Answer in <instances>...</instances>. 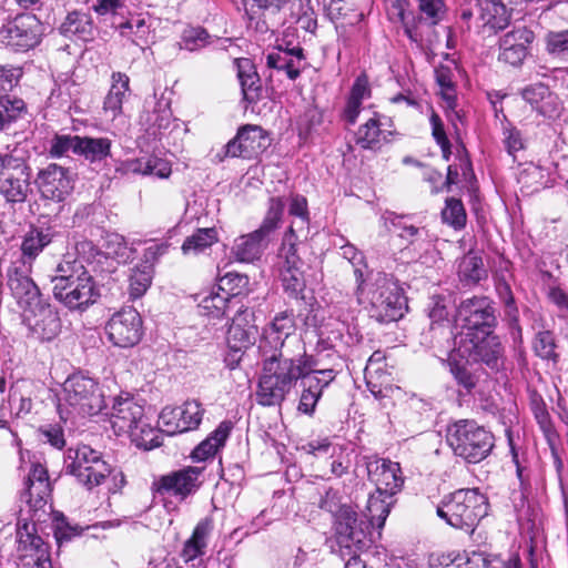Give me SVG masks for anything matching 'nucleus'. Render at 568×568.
I'll list each match as a JSON object with an SVG mask.
<instances>
[{
    "label": "nucleus",
    "instance_id": "53",
    "mask_svg": "<svg viewBox=\"0 0 568 568\" xmlns=\"http://www.w3.org/2000/svg\"><path fill=\"white\" fill-rule=\"evenodd\" d=\"M296 235L291 226L288 232L284 235L282 246L278 252L281 268H298L302 267V260L297 254Z\"/></svg>",
    "mask_w": 568,
    "mask_h": 568
},
{
    "label": "nucleus",
    "instance_id": "15",
    "mask_svg": "<svg viewBox=\"0 0 568 568\" xmlns=\"http://www.w3.org/2000/svg\"><path fill=\"white\" fill-rule=\"evenodd\" d=\"M535 33L526 26H517L498 40V60L514 68L520 67L529 54Z\"/></svg>",
    "mask_w": 568,
    "mask_h": 568
},
{
    "label": "nucleus",
    "instance_id": "40",
    "mask_svg": "<svg viewBox=\"0 0 568 568\" xmlns=\"http://www.w3.org/2000/svg\"><path fill=\"white\" fill-rule=\"evenodd\" d=\"M217 241L219 233L215 227L197 229L192 235L184 240L181 250L184 255H197Z\"/></svg>",
    "mask_w": 568,
    "mask_h": 568
},
{
    "label": "nucleus",
    "instance_id": "37",
    "mask_svg": "<svg viewBox=\"0 0 568 568\" xmlns=\"http://www.w3.org/2000/svg\"><path fill=\"white\" fill-rule=\"evenodd\" d=\"M130 79L125 73L113 72L111 75V88L104 99V111L111 112L115 118L122 112V104L130 90Z\"/></svg>",
    "mask_w": 568,
    "mask_h": 568
},
{
    "label": "nucleus",
    "instance_id": "42",
    "mask_svg": "<svg viewBox=\"0 0 568 568\" xmlns=\"http://www.w3.org/2000/svg\"><path fill=\"white\" fill-rule=\"evenodd\" d=\"M26 112V103L22 99L11 95H0V131H4L18 121Z\"/></svg>",
    "mask_w": 568,
    "mask_h": 568
},
{
    "label": "nucleus",
    "instance_id": "52",
    "mask_svg": "<svg viewBox=\"0 0 568 568\" xmlns=\"http://www.w3.org/2000/svg\"><path fill=\"white\" fill-rule=\"evenodd\" d=\"M80 135L54 134L49 141L48 153L51 158L68 156L70 152L78 154Z\"/></svg>",
    "mask_w": 568,
    "mask_h": 568
},
{
    "label": "nucleus",
    "instance_id": "12",
    "mask_svg": "<svg viewBox=\"0 0 568 568\" xmlns=\"http://www.w3.org/2000/svg\"><path fill=\"white\" fill-rule=\"evenodd\" d=\"M53 296L70 311H85L100 297L99 288L90 273L72 280L58 288H52Z\"/></svg>",
    "mask_w": 568,
    "mask_h": 568
},
{
    "label": "nucleus",
    "instance_id": "49",
    "mask_svg": "<svg viewBox=\"0 0 568 568\" xmlns=\"http://www.w3.org/2000/svg\"><path fill=\"white\" fill-rule=\"evenodd\" d=\"M219 40L215 37L209 34V32L202 27L186 28L181 37V48L187 51H197L212 44Z\"/></svg>",
    "mask_w": 568,
    "mask_h": 568
},
{
    "label": "nucleus",
    "instance_id": "43",
    "mask_svg": "<svg viewBox=\"0 0 568 568\" xmlns=\"http://www.w3.org/2000/svg\"><path fill=\"white\" fill-rule=\"evenodd\" d=\"M87 273H89V271L84 267L81 261L71 258L70 256L64 257L57 265L55 274L51 278L52 288H58L72 280H77V276L81 277Z\"/></svg>",
    "mask_w": 568,
    "mask_h": 568
},
{
    "label": "nucleus",
    "instance_id": "38",
    "mask_svg": "<svg viewBox=\"0 0 568 568\" xmlns=\"http://www.w3.org/2000/svg\"><path fill=\"white\" fill-rule=\"evenodd\" d=\"M293 356L295 368H300L301 371L298 379H301L303 389L321 397L324 386L321 381L317 379V375L314 372V367L316 365L314 358L311 355H307L305 351L297 352V355Z\"/></svg>",
    "mask_w": 568,
    "mask_h": 568
},
{
    "label": "nucleus",
    "instance_id": "54",
    "mask_svg": "<svg viewBox=\"0 0 568 568\" xmlns=\"http://www.w3.org/2000/svg\"><path fill=\"white\" fill-rule=\"evenodd\" d=\"M179 409L180 415H182V429L190 432L196 429L200 426L204 415V408L199 400H186L181 406H179Z\"/></svg>",
    "mask_w": 568,
    "mask_h": 568
},
{
    "label": "nucleus",
    "instance_id": "34",
    "mask_svg": "<svg viewBox=\"0 0 568 568\" xmlns=\"http://www.w3.org/2000/svg\"><path fill=\"white\" fill-rule=\"evenodd\" d=\"M477 4L484 26L495 31L503 30L508 26L510 16L500 0H477Z\"/></svg>",
    "mask_w": 568,
    "mask_h": 568
},
{
    "label": "nucleus",
    "instance_id": "51",
    "mask_svg": "<svg viewBox=\"0 0 568 568\" xmlns=\"http://www.w3.org/2000/svg\"><path fill=\"white\" fill-rule=\"evenodd\" d=\"M227 303L229 295H224L223 292L222 294L220 292H212L200 301L197 307L203 316L221 318L225 314Z\"/></svg>",
    "mask_w": 568,
    "mask_h": 568
},
{
    "label": "nucleus",
    "instance_id": "56",
    "mask_svg": "<svg viewBox=\"0 0 568 568\" xmlns=\"http://www.w3.org/2000/svg\"><path fill=\"white\" fill-rule=\"evenodd\" d=\"M285 202L282 197H271L268 202V210L257 231L267 237V235L277 227L283 216Z\"/></svg>",
    "mask_w": 568,
    "mask_h": 568
},
{
    "label": "nucleus",
    "instance_id": "57",
    "mask_svg": "<svg viewBox=\"0 0 568 568\" xmlns=\"http://www.w3.org/2000/svg\"><path fill=\"white\" fill-rule=\"evenodd\" d=\"M106 254L119 263H126L134 258L135 250L126 244L123 236L113 234L108 241Z\"/></svg>",
    "mask_w": 568,
    "mask_h": 568
},
{
    "label": "nucleus",
    "instance_id": "20",
    "mask_svg": "<svg viewBox=\"0 0 568 568\" xmlns=\"http://www.w3.org/2000/svg\"><path fill=\"white\" fill-rule=\"evenodd\" d=\"M7 44L19 51H27L40 42L41 23L34 16H22L3 26Z\"/></svg>",
    "mask_w": 568,
    "mask_h": 568
},
{
    "label": "nucleus",
    "instance_id": "39",
    "mask_svg": "<svg viewBox=\"0 0 568 568\" xmlns=\"http://www.w3.org/2000/svg\"><path fill=\"white\" fill-rule=\"evenodd\" d=\"M126 170L132 173L154 175L159 179H168L172 172L170 161L159 156H149L130 161L126 163Z\"/></svg>",
    "mask_w": 568,
    "mask_h": 568
},
{
    "label": "nucleus",
    "instance_id": "60",
    "mask_svg": "<svg viewBox=\"0 0 568 568\" xmlns=\"http://www.w3.org/2000/svg\"><path fill=\"white\" fill-rule=\"evenodd\" d=\"M418 9L429 26L438 24L446 13L444 0H418Z\"/></svg>",
    "mask_w": 568,
    "mask_h": 568
},
{
    "label": "nucleus",
    "instance_id": "27",
    "mask_svg": "<svg viewBox=\"0 0 568 568\" xmlns=\"http://www.w3.org/2000/svg\"><path fill=\"white\" fill-rule=\"evenodd\" d=\"M252 316L247 311L239 312L233 318L227 331V345L231 351L244 352L256 342L258 329L251 324L247 317Z\"/></svg>",
    "mask_w": 568,
    "mask_h": 568
},
{
    "label": "nucleus",
    "instance_id": "29",
    "mask_svg": "<svg viewBox=\"0 0 568 568\" xmlns=\"http://www.w3.org/2000/svg\"><path fill=\"white\" fill-rule=\"evenodd\" d=\"M111 146L112 141L105 136H80L77 155L98 169L111 156Z\"/></svg>",
    "mask_w": 568,
    "mask_h": 568
},
{
    "label": "nucleus",
    "instance_id": "17",
    "mask_svg": "<svg viewBox=\"0 0 568 568\" xmlns=\"http://www.w3.org/2000/svg\"><path fill=\"white\" fill-rule=\"evenodd\" d=\"M31 272L32 266L13 262L7 273V285L22 311L43 300L39 287L30 276Z\"/></svg>",
    "mask_w": 568,
    "mask_h": 568
},
{
    "label": "nucleus",
    "instance_id": "62",
    "mask_svg": "<svg viewBox=\"0 0 568 568\" xmlns=\"http://www.w3.org/2000/svg\"><path fill=\"white\" fill-rule=\"evenodd\" d=\"M534 349L542 359H556V344L551 332L542 331L536 335Z\"/></svg>",
    "mask_w": 568,
    "mask_h": 568
},
{
    "label": "nucleus",
    "instance_id": "11",
    "mask_svg": "<svg viewBox=\"0 0 568 568\" xmlns=\"http://www.w3.org/2000/svg\"><path fill=\"white\" fill-rule=\"evenodd\" d=\"M142 317L132 308H122L115 313L105 325V333L110 342L119 347L136 345L143 335Z\"/></svg>",
    "mask_w": 568,
    "mask_h": 568
},
{
    "label": "nucleus",
    "instance_id": "55",
    "mask_svg": "<svg viewBox=\"0 0 568 568\" xmlns=\"http://www.w3.org/2000/svg\"><path fill=\"white\" fill-rule=\"evenodd\" d=\"M442 219L444 223L453 226L455 230H462L466 225V211L460 200L449 197L446 200V205L442 211Z\"/></svg>",
    "mask_w": 568,
    "mask_h": 568
},
{
    "label": "nucleus",
    "instance_id": "19",
    "mask_svg": "<svg viewBox=\"0 0 568 568\" xmlns=\"http://www.w3.org/2000/svg\"><path fill=\"white\" fill-rule=\"evenodd\" d=\"M37 183L42 196L54 202L64 201L73 190L70 171L55 163L39 171Z\"/></svg>",
    "mask_w": 568,
    "mask_h": 568
},
{
    "label": "nucleus",
    "instance_id": "22",
    "mask_svg": "<svg viewBox=\"0 0 568 568\" xmlns=\"http://www.w3.org/2000/svg\"><path fill=\"white\" fill-rule=\"evenodd\" d=\"M369 480L377 491L386 497H394L404 485V477L398 463L389 459L376 458L367 463Z\"/></svg>",
    "mask_w": 568,
    "mask_h": 568
},
{
    "label": "nucleus",
    "instance_id": "44",
    "mask_svg": "<svg viewBox=\"0 0 568 568\" xmlns=\"http://www.w3.org/2000/svg\"><path fill=\"white\" fill-rule=\"evenodd\" d=\"M266 62L270 68L285 72L291 80L297 79L301 71L306 65V63L294 60V58L290 57V52L283 51L282 49L277 52L270 53L266 58Z\"/></svg>",
    "mask_w": 568,
    "mask_h": 568
},
{
    "label": "nucleus",
    "instance_id": "63",
    "mask_svg": "<svg viewBox=\"0 0 568 568\" xmlns=\"http://www.w3.org/2000/svg\"><path fill=\"white\" fill-rule=\"evenodd\" d=\"M449 303L445 296L435 295L428 303V316L433 323L447 321L449 317Z\"/></svg>",
    "mask_w": 568,
    "mask_h": 568
},
{
    "label": "nucleus",
    "instance_id": "59",
    "mask_svg": "<svg viewBox=\"0 0 568 568\" xmlns=\"http://www.w3.org/2000/svg\"><path fill=\"white\" fill-rule=\"evenodd\" d=\"M281 278L285 292H287L293 297H297L305 287V280L302 267L281 268Z\"/></svg>",
    "mask_w": 568,
    "mask_h": 568
},
{
    "label": "nucleus",
    "instance_id": "45",
    "mask_svg": "<svg viewBox=\"0 0 568 568\" xmlns=\"http://www.w3.org/2000/svg\"><path fill=\"white\" fill-rule=\"evenodd\" d=\"M128 435L136 447L145 450L161 445L160 429L153 428L150 423H148L146 417H144L143 422L139 423Z\"/></svg>",
    "mask_w": 568,
    "mask_h": 568
},
{
    "label": "nucleus",
    "instance_id": "47",
    "mask_svg": "<svg viewBox=\"0 0 568 568\" xmlns=\"http://www.w3.org/2000/svg\"><path fill=\"white\" fill-rule=\"evenodd\" d=\"M153 278V267L148 264H141L132 268L129 276V294L135 300L145 294Z\"/></svg>",
    "mask_w": 568,
    "mask_h": 568
},
{
    "label": "nucleus",
    "instance_id": "23",
    "mask_svg": "<svg viewBox=\"0 0 568 568\" xmlns=\"http://www.w3.org/2000/svg\"><path fill=\"white\" fill-rule=\"evenodd\" d=\"M145 417L144 407L132 397L115 399L110 415V423L118 435L129 434Z\"/></svg>",
    "mask_w": 568,
    "mask_h": 568
},
{
    "label": "nucleus",
    "instance_id": "24",
    "mask_svg": "<svg viewBox=\"0 0 568 568\" xmlns=\"http://www.w3.org/2000/svg\"><path fill=\"white\" fill-rule=\"evenodd\" d=\"M520 95L532 110L545 118L555 119L561 112V102L558 95L544 83L527 85L520 91Z\"/></svg>",
    "mask_w": 568,
    "mask_h": 568
},
{
    "label": "nucleus",
    "instance_id": "9",
    "mask_svg": "<svg viewBox=\"0 0 568 568\" xmlns=\"http://www.w3.org/2000/svg\"><path fill=\"white\" fill-rule=\"evenodd\" d=\"M65 234L67 231L55 220L31 225L22 236L21 256L14 263L33 266L41 252L51 243L63 240Z\"/></svg>",
    "mask_w": 568,
    "mask_h": 568
},
{
    "label": "nucleus",
    "instance_id": "3",
    "mask_svg": "<svg viewBox=\"0 0 568 568\" xmlns=\"http://www.w3.org/2000/svg\"><path fill=\"white\" fill-rule=\"evenodd\" d=\"M489 503L478 489H458L446 495L436 507L437 516L449 526L473 532L477 524L487 516Z\"/></svg>",
    "mask_w": 568,
    "mask_h": 568
},
{
    "label": "nucleus",
    "instance_id": "58",
    "mask_svg": "<svg viewBox=\"0 0 568 568\" xmlns=\"http://www.w3.org/2000/svg\"><path fill=\"white\" fill-rule=\"evenodd\" d=\"M178 407H164L159 416V426L168 435L185 433L182 429V419Z\"/></svg>",
    "mask_w": 568,
    "mask_h": 568
},
{
    "label": "nucleus",
    "instance_id": "61",
    "mask_svg": "<svg viewBox=\"0 0 568 568\" xmlns=\"http://www.w3.org/2000/svg\"><path fill=\"white\" fill-rule=\"evenodd\" d=\"M247 284V276L236 273H227L220 278L219 290L222 291L224 295H229L230 298L241 294L242 288H244Z\"/></svg>",
    "mask_w": 568,
    "mask_h": 568
},
{
    "label": "nucleus",
    "instance_id": "2",
    "mask_svg": "<svg viewBox=\"0 0 568 568\" xmlns=\"http://www.w3.org/2000/svg\"><path fill=\"white\" fill-rule=\"evenodd\" d=\"M495 436L474 419H458L446 428V443L454 455L468 464L485 460L495 448Z\"/></svg>",
    "mask_w": 568,
    "mask_h": 568
},
{
    "label": "nucleus",
    "instance_id": "36",
    "mask_svg": "<svg viewBox=\"0 0 568 568\" xmlns=\"http://www.w3.org/2000/svg\"><path fill=\"white\" fill-rule=\"evenodd\" d=\"M120 34L131 40L134 44L143 47L148 44L151 34L150 18L143 14H133L126 21L118 26Z\"/></svg>",
    "mask_w": 568,
    "mask_h": 568
},
{
    "label": "nucleus",
    "instance_id": "13",
    "mask_svg": "<svg viewBox=\"0 0 568 568\" xmlns=\"http://www.w3.org/2000/svg\"><path fill=\"white\" fill-rule=\"evenodd\" d=\"M17 551L24 566L32 568H51L48 545L37 535L34 523L18 526Z\"/></svg>",
    "mask_w": 568,
    "mask_h": 568
},
{
    "label": "nucleus",
    "instance_id": "35",
    "mask_svg": "<svg viewBox=\"0 0 568 568\" xmlns=\"http://www.w3.org/2000/svg\"><path fill=\"white\" fill-rule=\"evenodd\" d=\"M100 459H102L101 453L88 445L70 447L65 453L64 469L69 475L79 470L87 471L89 466Z\"/></svg>",
    "mask_w": 568,
    "mask_h": 568
},
{
    "label": "nucleus",
    "instance_id": "46",
    "mask_svg": "<svg viewBox=\"0 0 568 568\" xmlns=\"http://www.w3.org/2000/svg\"><path fill=\"white\" fill-rule=\"evenodd\" d=\"M383 139H385L384 132L376 114L361 125L356 133V143L363 149H375Z\"/></svg>",
    "mask_w": 568,
    "mask_h": 568
},
{
    "label": "nucleus",
    "instance_id": "33",
    "mask_svg": "<svg viewBox=\"0 0 568 568\" xmlns=\"http://www.w3.org/2000/svg\"><path fill=\"white\" fill-rule=\"evenodd\" d=\"M237 77L244 100L248 103L258 101L262 93L261 79L250 59L237 60Z\"/></svg>",
    "mask_w": 568,
    "mask_h": 568
},
{
    "label": "nucleus",
    "instance_id": "31",
    "mask_svg": "<svg viewBox=\"0 0 568 568\" xmlns=\"http://www.w3.org/2000/svg\"><path fill=\"white\" fill-rule=\"evenodd\" d=\"M266 236L255 230L252 233L242 235L234 241L232 254L236 261L251 263L258 260L263 250Z\"/></svg>",
    "mask_w": 568,
    "mask_h": 568
},
{
    "label": "nucleus",
    "instance_id": "25",
    "mask_svg": "<svg viewBox=\"0 0 568 568\" xmlns=\"http://www.w3.org/2000/svg\"><path fill=\"white\" fill-rule=\"evenodd\" d=\"M70 475L88 490L100 486L109 477L113 480V487L110 488L113 493L125 484L123 474L112 468L103 458L89 466L87 471L79 470Z\"/></svg>",
    "mask_w": 568,
    "mask_h": 568
},
{
    "label": "nucleus",
    "instance_id": "14",
    "mask_svg": "<svg viewBox=\"0 0 568 568\" xmlns=\"http://www.w3.org/2000/svg\"><path fill=\"white\" fill-rule=\"evenodd\" d=\"M23 323L31 334L41 341L53 339L61 329L58 312L44 300L22 311Z\"/></svg>",
    "mask_w": 568,
    "mask_h": 568
},
{
    "label": "nucleus",
    "instance_id": "32",
    "mask_svg": "<svg viewBox=\"0 0 568 568\" xmlns=\"http://www.w3.org/2000/svg\"><path fill=\"white\" fill-rule=\"evenodd\" d=\"M212 530L210 519L201 520L194 528L192 536L184 542L181 557L185 562L201 560L207 546V537Z\"/></svg>",
    "mask_w": 568,
    "mask_h": 568
},
{
    "label": "nucleus",
    "instance_id": "48",
    "mask_svg": "<svg viewBox=\"0 0 568 568\" xmlns=\"http://www.w3.org/2000/svg\"><path fill=\"white\" fill-rule=\"evenodd\" d=\"M458 275L466 284L478 283L486 275L481 257L471 253L465 255L458 265Z\"/></svg>",
    "mask_w": 568,
    "mask_h": 568
},
{
    "label": "nucleus",
    "instance_id": "41",
    "mask_svg": "<svg viewBox=\"0 0 568 568\" xmlns=\"http://www.w3.org/2000/svg\"><path fill=\"white\" fill-rule=\"evenodd\" d=\"M60 32L68 38L78 37L87 40L92 34V22L85 13L70 12L60 26Z\"/></svg>",
    "mask_w": 568,
    "mask_h": 568
},
{
    "label": "nucleus",
    "instance_id": "64",
    "mask_svg": "<svg viewBox=\"0 0 568 568\" xmlns=\"http://www.w3.org/2000/svg\"><path fill=\"white\" fill-rule=\"evenodd\" d=\"M342 255L354 266V274L356 276V281L358 282V290L362 286L363 282V272L361 270V265L364 263V255L359 252L354 245L347 243L341 247Z\"/></svg>",
    "mask_w": 568,
    "mask_h": 568
},
{
    "label": "nucleus",
    "instance_id": "1",
    "mask_svg": "<svg viewBox=\"0 0 568 568\" xmlns=\"http://www.w3.org/2000/svg\"><path fill=\"white\" fill-rule=\"evenodd\" d=\"M264 358L263 373L260 377L255 399L262 406H277L285 399L301 375L294 366V356L278 353Z\"/></svg>",
    "mask_w": 568,
    "mask_h": 568
},
{
    "label": "nucleus",
    "instance_id": "7",
    "mask_svg": "<svg viewBox=\"0 0 568 568\" xmlns=\"http://www.w3.org/2000/svg\"><path fill=\"white\" fill-rule=\"evenodd\" d=\"M468 336L470 335H464V339H454L455 351L460 357L484 364L494 372L504 367V347L494 332L481 333L474 337Z\"/></svg>",
    "mask_w": 568,
    "mask_h": 568
},
{
    "label": "nucleus",
    "instance_id": "16",
    "mask_svg": "<svg viewBox=\"0 0 568 568\" xmlns=\"http://www.w3.org/2000/svg\"><path fill=\"white\" fill-rule=\"evenodd\" d=\"M203 469L200 467H184L161 476L155 483V489L160 495H170L183 501L200 488V476Z\"/></svg>",
    "mask_w": 568,
    "mask_h": 568
},
{
    "label": "nucleus",
    "instance_id": "8",
    "mask_svg": "<svg viewBox=\"0 0 568 568\" xmlns=\"http://www.w3.org/2000/svg\"><path fill=\"white\" fill-rule=\"evenodd\" d=\"M294 332L295 323L292 314L281 313L276 315L263 332L260 348L264 358L270 355H275V358H278V353L297 355V353H294L290 349L288 346L291 344H295L298 352H303L304 348L300 339H290Z\"/></svg>",
    "mask_w": 568,
    "mask_h": 568
},
{
    "label": "nucleus",
    "instance_id": "6",
    "mask_svg": "<svg viewBox=\"0 0 568 568\" xmlns=\"http://www.w3.org/2000/svg\"><path fill=\"white\" fill-rule=\"evenodd\" d=\"M64 405L79 415L91 416L102 409L104 400L93 378L73 374L63 384V393L58 406L61 413Z\"/></svg>",
    "mask_w": 568,
    "mask_h": 568
},
{
    "label": "nucleus",
    "instance_id": "30",
    "mask_svg": "<svg viewBox=\"0 0 568 568\" xmlns=\"http://www.w3.org/2000/svg\"><path fill=\"white\" fill-rule=\"evenodd\" d=\"M233 429V423L231 420H223L219 426L192 452V458L197 462L206 460L213 457L220 448L225 445Z\"/></svg>",
    "mask_w": 568,
    "mask_h": 568
},
{
    "label": "nucleus",
    "instance_id": "10",
    "mask_svg": "<svg viewBox=\"0 0 568 568\" xmlns=\"http://www.w3.org/2000/svg\"><path fill=\"white\" fill-rule=\"evenodd\" d=\"M30 191V169L27 163L12 155H7L0 169V193L7 201L23 202Z\"/></svg>",
    "mask_w": 568,
    "mask_h": 568
},
{
    "label": "nucleus",
    "instance_id": "21",
    "mask_svg": "<svg viewBox=\"0 0 568 568\" xmlns=\"http://www.w3.org/2000/svg\"><path fill=\"white\" fill-rule=\"evenodd\" d=\"M51 496V484L48 470L39 463L31 465L20 498L30 511L37 513L44 508Z\"/></svg>",
    "mask_w": 568,
    "mask_h": 568
},
{
    "label": "nucleus",
    "instance_id": "4",
    "mask_svg": "<svg viewBox=\"0 0 568 568\" xmlns=\"http://www.w3.org/2000/svg\"><path fill=\"white\" fill-rule=\"evenodd\" d=\"M456 327L459 328L454 339H464L481 333L494 332L497 325L496 308L494 302L485 296H474L464 300L456 312Z\"/></svg>",
    "mask_w": 568,
    "mask_h": 568
},
{
    "label": "nucleus",
    "instance_id": "5",
    "mask_svg": "<svg viewBox=\"0 0 568 568\" xmlns=\"http://www.w3.org/2000/svg\"><path fill=\"white\" fill-rule=\"evenodd\" d=\"M372 316L381 323H390L403 317L407 301L393 276L377 273L371 292Z\"/></svg>",
    "mask_w": 568,
    "mask_h": 568
},
{
    "label": "nucleus",
    "instance_id": "26",
    "mask_svg": "<svg viewBox=\"0 0 568 568\" xmlns=\"http://www.w3.org/2000/svg\"><path fill=\"white\" fill-rule=\"evenodd\" d=\"M383 219L386 223H389L396 230H398V235L402 239L409 241V244L405 250H414V251H428L432 246L430 241L428 240V232L425 227H418L412 223H409V217L406 215H398L395 212H385L383 214Z\"/></svg>",
    "mask_w": 568,
    "mask_h": 568
},
{
    "label": "nucleus",
    "instance_id": "28",
    "mask_svg": "<svg viewBox=\"0 0 568 568\" xmlns=\"http://www.w3.org/2000/svg\"><path fill=\"white\" fill-rule=\"evenodd\" d=\"M393 504V497H386L384 493L375 490L369 495L364 511V516L367 518V523H358L357 514L355 513V526L364 528L366 531V537L368 538L369 526L382 528L387 516L389 515Z\"/></svg>",
    "mask_w": 568,
    "mask_h": 568
},
{
    "label": "nucleus",
    "instance_id": "18",
    "mask_svg": "<svg viewBox=\"0 0 568 568\" xmlns=\"http://www.w3.org/2000/svg\"><path fill=\"white\" fill-rule=\"evenodd\" d=\"M268 146L265 131L253 124L242 126L236 136L225 145L224 156L252 159Z\"/></svg>",
    "mask_w": 568,
    "mask_h": 568
},
{
    "label": "nucleus",
    "instance_id": "50",
    "mask_svg": "<svg viewBox=\"0 0 568 568\" xmlns=\"http://www.w3.org/2000/svg\"><path fill=\"white\" fill-rule=\"evenodd\" d=\"M545 49L552 58L568 62V29L549 31L545 36Z\"/></svg>",
    "mask_w": 568,
    "mask_h": 568
}]
</instances>
